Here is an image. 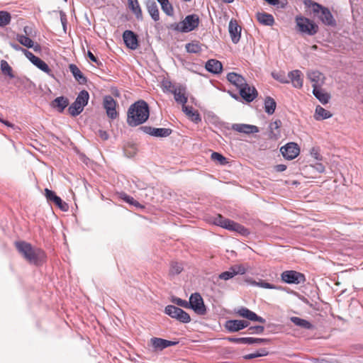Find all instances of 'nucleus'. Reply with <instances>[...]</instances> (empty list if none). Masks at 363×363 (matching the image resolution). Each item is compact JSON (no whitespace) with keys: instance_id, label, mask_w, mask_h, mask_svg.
Instances as JSON below:
<instances>
[{"instance_id":"obj_27","label":"nucleus","mask_w":363,"mask_h":363,"mask_svg":"<svg viewBox=\"0 0 363 363\" xmlns=\"http://www.w3.org/2000/svg\"><path fill=\"white\" fill-rule=\"evenodd\" d=\"M256 18L263 26H272L274 23V16L266 12H257L256 13Z\"/></svg>"},{"instance_id":"obj_44","label":"nucleus","mask_w":363,"mask_h":363,"mask_svg":"<svg viewBox=\"0 0 363 363\" xmlns=\"http://www.w3.org/2000/svg\"><path fill=\"white\" fill-rule=\"evenodd\" d=\"M1 70L4 74L9 76L11 79L14 78L12 68L6 60H2L1 61Z\"/></svg>"},{"instance_id":"obj_9","label":"nucleus","mask_w":363,"mask_h":363,"mask_svg":"<svg viewBox=\"0 0 363 363\" xmlns=\"http://www.w3.org/2000/svg\"><path fill=\"white\" fill-rule=\"evenodd\" d=\"M189 308L192 309L199 315H205L206 313V307L204 304L202 296L199 293H194L189 297Z\"/></svg>"},{"instance_id":"obj_40","label":"nucleus","mask_w":363,"mask_h":363,"mask_svg":"<svg viewBox=\"0 0 363 363\" xmlns=\"http://www.w3.org/2000/svg\"><path fill=\"white\" fill-rule=\"evenodd\" d=\"M186 50L189 53H199L200 52L201 49V44L198 41H192L186 44Z\"/></svg>"},{"instance_id":"obj_14","label":"nucleus","mask_w":363,"mask_h":363,"mask_svg":"<svg viewBox=\"0 0 363 363\" xmlns=\"http://www.w3.org/2000/svg\"><path fill=\"white\" fill-rule=\"evenodd\" d=\"M228 341L230 342H233L236 344H247V345H254V344H267L270 342L269 339L267 338H259V337H227Z\"/></svg>"},{"instance_id":"obj_36","label":"nucleus","mask_w":363,"mask_h":363,"mask_svg":"<svg viewBox=\"0 0 363 363\" xmlns=\"http://www.w3.org/2000/svg\"><path fill=\"white\" fill-rule=\"evenodd\" d=\"M130 9L138 20L143 19V13L138 0H128Z\"/></svg>"},{"instance_id":"obj_52","label":"nucleus","mask_w":363,"mask_h":363,"mask_svg":"<svg viewBox=\"0 0 363 363\" xmlns=\"http://www.w3.org/2000/svg\"><path fill=\"white\" fill-rule=\"evenodd\" d=\"M172 302L179 306L183 307L184 308H189V301L186 300H183L178 297H174L172 299Z\"/></svg>"},{"instance_id":"obj_25","label":"nucleus","mask_w":363,"mask_h":363,"mask_svg":"<svg viewBox=\"0 0 363 363\" xmlns=\"http://www.w3.org/2000/svg\"><path fill=\"white\" fill-rule=\"evenodd\" d=\"M205 68L208 72L218 74L222 72L223 65L219 60L211 59L206 62Z\"/></svg>"},{"instance_id":"obj_46","label":"nucleus","mask_w":363,"mask_h":363,"mask_svg":"<svg viewBox=\"0 0 363 363\" xmlns=\"http://www.w3.org/2000/svg\"><path fill=\"white\" fill-rule=\"evenodd\" d=\"M230 271L233 273V275H242L245 274L247 272V269L243 264H235L230 267Z\"/></svg>"},{"instance_id":"obj_33","label":"nucleus","mask_w":363,"mask_h":363,"mask_svg":"<svg viewBox=\"0 0 363 363\" xmlns=\"http://www.w3.org/2000/svg\"><path fill=\"white\" fill-rule=\"evenodd\" d=\"M290 320L296 326H298L303 329L311 330L313 328V325L307 320L301 318L296 316H292L290 318Z\"/></svg>"},{"instance_id":"obj_61","label":"nucleus","mask_w":363,"mask_h":363,"mask_svg":"<svg viewBox=\"0 0 363 363\" xmlns=\"http://www.w3.org/2000/svg\"><path fill=\"white\" fill-rule=\"evenodd\" d=\"M274 169L277 172H281L286 169V165L283 164H277L274 167Z\"/></svg>"},{"instance_id":"obj_17","label":"nucleus","mask_w":363,"mask_h":363,"mask_svg":"<svg viewBox=\"0 0 363 363\" xmlns=\"http://www.w3.org/2000/svg\"><path fill=\"white\" fill-rule=\"evenodd\" d=\"M239 94L248 103L253 101L258 95L257 89L254 86H250L247 84L239 89Z\"/></svg>"},{"instance_id":"obj_55","label":"nucleus","mask_w":363,"mask_h":363,"mask_svg":"<svg viewBox=\"0 0 363 363\" xmlns=\"http://www.w3.org/2000/svg\"><path fill=\"white\" fill-rule=\"evenodd\" d=\"M233 277H234V275H233V273L230 269H229V271L223 272L218 275V278L220 279L225 280V281L229 280Z\"/></svg>"},{"instance_id":"obj_8","label":"nucleus","mask_w":363,"mask_h":363,"mask_svg":"<svg viewBox=\"0 0 363 363\" xmlns=\"http://www.w3.org/2000/svg\"><path fill=\"white\" fill-rule=\"evenodd\" d=\"M164 313L182 323H189L191 321V317L188 313L174 305L167 306Z\"/></svg>"},{"instance_id":"obj_59","label":"nucleus","mask_w":363,"mask_h":363,"mask_svg":"<svg viewBox=\"0 0 363 363\" xmlns=\"http://www.w3.org/2000/svg\"><path fill=\"white\" fill-rule=\"evenodd\" d=\"M314 167L315 168V169L319 172V173H323L325 172V166L320 163V162H317Z\"/></svg>"},{"instance_id":"obj_57","label":"nucleus","mask_w":363,"mask_h":363,"mask_svg":"<svg viewBox=\"0 0 363 363\" xmlns=\"http://www.w3.org/2000/svg\"><path fill=\"white\" fill-rule=\"evenodd\" d=\"M87 55L89 60L93 62H95L98 65H101V62L97 59L96 57H95V55L91 51H88Z\"/></svg>"},{"instance_id":"obj_31","label":"nucleus","mask_w":363,"mask_h":363,"mask_svg":"<svg viewBox=\"0 0 363 363\" xmlns=\"http://www.w3.org/2000/svg\"><path fill=\"white\" fill-rule=\"evenodd\" d=\"M281 125V121L280 120H276L272 122L269 125V137L271 139H277L280 136V127Z\"/></svg>"},{"instance_id":"obj_4","label":"nucleus","mask_w":363,"mask_h":363,"mask_svg":"<svg viewBox=\"0 0 363 363\" xmlns=\"http://www.w3.org/2000/svg\"><path fill=\"white\" fill-rule=\"evenodd\" d=\"M199 24V18L196 14L186 16L184 19L179 23H171L167 26L169 30L181 33H189L195 30Z\"/></svg>"},{"instance_id":"obj_39","label":"nucleus","mask_w":363,"mask_h":363,"mask_svg":"<svg viewBox=\"0 0 363 363\" xmlns=\"http://www.w3.org/2000/svg\"><path fill=\"white\" fill-rule=\"evenodd\" d=\"M173 94L174 96V99L178 104H181L183 106L187 102V97L185 95L184 89H183V92H182L181 89H174L173 91Z\"/></svg>"},{"instance_id":"obj_42","label":"nucleus","mask_w":363,"mask_h":363,"mask_svg":"<svg viewBox=\"0 0 363 363\" xmlns=\"http://www.w3.org/2000/svg\"><path fill=\"white\" fill-rule=\"evenodd\" d=\"M11 21V13L6 11H0V27L9 25Z\"/></svg>"},{"instance_id":"obj_10","label":"nucleus","mask_w":363,"mask_h":363,"mask_svg":"<svg viewBox=\"0 0 363 363\" xmlns=\"http://www.w3.org/2000/svg\"><path fill=\"white\" fill-rule=\"evenodd\" d=\"M281 280L289 284H300L306 281L305 275L294 270H286L281 274Z\"/></svg>"},{"instance_id":"obj_62","label":"nucleus","mask_w":363,"mask_h":363,"mask_svg":"<svg viewBox=\"0 0 363 363\" xmlns=\"http://www.w3.org/2000/svg\"><path fill=\"white\" fill-rule=\"evenodd\" d=\"M10 45L11 46V48H13L15 50H17V51L22 50L23 51V50H24L18 44H16L14 43H11Z\"/></svg>"},{"instance_id":"obj_45","label":"nucleus","mask_w":363,"mask_h":363,"mask_svg":"<svg viewBox=\"0 0 363 363\" xmlns=\"http://www.w3.org/2000/svg\"><path fill=\"white\" fill-rule=\"evenodd\" d=\"M183 270V265L182 263L177 262H172L170 264L169 274L177 275Z\"/></svg>"},{"instance_id":"obj_48","label":"nucleus","mask_w":363,"mask_h":363,"mask_svg":"<svg viewBox=\"0 0 363 363\" xmlns=\"http://www.w3.org/2000/svg\"><path fill=\"white\" fill-rule=\"evenodd\" d=\"M321 76V73L318 71H311L308 73V77L310 80L314 82L313 84L318 85V83L320 81V78Z\"/></svg>"},{"instance_id":"obj_13","label":"nucleus","mask_w":363,"mask_h":363,"mask_svg":"<svg viewBox=\"0 0 363 363\" xmlns=\"http://www.w3.org/2000/svg\"><path fill=\"white\" fill-rule=\"evenodd\" d=\"M280 151L285 159L291 160L295 159L299 155L300 148L296 143H289L281 147Z\"/></svg>"},{"instance_id":"obj_21","label":"nucleus","mask_w":363,"mask_h":363,"mask_svg":"<svg viewBox=\"0 0 363 363\" xmlns=\"http://www.w3.org/2000/svg\"><path fill=\"white\" fill-rule=\"evenodd\" d=\"M231 128L236 132L245 134L257 133L259 132L257 126L250 124L234 123L232 125Z\"/></svg>"},{"instance_id":"obj_34","label":"nucleus","mask_w":363,"mask_h":363,"mask_svg":"<svg viewBox=\"0 0 363 363\" xmlns=\"http://www.w3.org/2000/svg\"><path fill=\"white\" fill-rule=\"evenodd\" d=\"M147 9L150 13L151 18L155 21H157L160 19V12L157 5L155 1H148L147 3Z\"/></svg>"},{"instance_id":"obj_1","label":"nucleus","mask_w":363,"mask_h":363,"mask_svg":"<svg viewBox=\"0 0 363 363\" xmlns=\"http://www.w3.org/2000/svg\"><path fill=\"white\" fill-rule=\"evenodd\" d=\"M150 116V107L144 100H138L131 104L127 111V123L136 127L145 123Z\"/></svg>"},{"instance_id":"obj_43","label":"nucleus","mask_w":363,"mask_h":363,"mask_svg":"<svg viewBox=\"0 0 363 363\" xmlns=\"http://www.w3.org/2000/svg\"><path fill=\"white\" fill-rule=\"evenodd\" d=\"M16 39L21 45L28 48H31L33 47V41L26 35H17Z\"/></svg>"},{"instance_id":"obj_19","label":"nucleus","mask_w":363,"mask_h":363,"mask_svg":"<svg viewBox=\"0 0 363 363\" xmlns=\"http://www.w3.org/2000/svg\"><path fill=\"white\" fill-rule=\"evenodd\" d=\"M228 30L232 42L235 44L238 43L240 40L242 28L235 19L232 18L230 21Z\"/></svg>"},{"instance_id":"obj_35","label":"nucleus","mask_w":363,"mask_h":363,"mask_svg":"<svg viewBox=\"0 0 363 363\" xmlns=\"http://www.w3.org/2000/svg\"><path fill=\"white\" fill-rule=\"evenodd\" d=\"M277 103L275 100L271 96H267L264 102V108L265 112L268 115H272L275 111Z\"/></svg>"},{"instance_id":"obj_3","label":"nucleus","mask_w":363,"mask_h":363,"mask_svg":"<svg viewBox=\"0 0 363 363\" xmlns=\"http://www.w3.org/2000/svg\"><path fill=\"white\" fill-rule=\"evenodd\" d=\"M306 7L311 8L314 16L317 17L324 25L335 26L336 21L328 8L312 0H304Z\"/></svg>"},{"instance_id":"obj_28","label":"nucleus","mask_w":363,"mask_h":363,"mask_svg":"<svg viewBox=\"0 0 363 363\" xmlns=\"http://www.w3.org/2000/svg\"><path fill=\"white\" fill-rule=\"evenodd\" d=\"M313 94L314 96L323 104H326L329 102L330 96L316 84H313Z\"/></svg>"},{"instance_id":"obj_26","label":"nucleus","mask_w":363,"mask_h":363,"mask_svg":"<svg viewBox=\"0 0 363 363\" xmlns=\"http://www.w3.org/2000/svg\"><path fill=\"white\" fill-rule=\"evenodd\" d=\"M288 77L295 88L301 89L303 86L302 72L300 70L295 69L289 72Z\"/></svg>"},{"instance_id":"obj_50","label":"nucleus","mask_w":363,"mask_h":363,"mask_svg":"<svg viewBox=\"0 0 363 363\" xmlns=\"http://www.w3.org/2000/svg\"><path fill=\"white\" fill-rule=\"evenodd\" d=\"M211 159L213 160L218 161L221 164H224L226 163V158L220 153L216 152H213L211 154Z\"/></svg>"},{"instance_id":"obj_29","label":"nucleus","mask_w":363,"mask_h":363,"mask_svg":"<svg viewBox=\"0 0 363 363\" xmlns=\"http://www.w3.org/2000/svg\"><path fill=\"white\" fill-rule=\"evenodd\" d=\"M183 111L189 117V118L195 123H199L201 121V117L198 111L194 110L192 106H183Z\"/></svg>"},{"instance_id":"obj_54","label":"nucleus","mask_w":363,"mask_h":363,"mask_svg":"<svg viewBox=\"0 0 363 363\" xmlns=\"http://www.w3.org/2000/svg\"><path fill=\"white\" fill-rule=\"evenodd\" d=\"M162 86H163L164 91H167L171 92L172 94H173L174 89H177L175 87V86L170 81H168V80L164 81L162 82Z\"/></svg>"},{"instance_id":"obj_32","label":"nucleus","mask_w":363,"mask_h":363,"mask_svg":"<svg viewBox=\"0 0 363 363\" xmlns=\"http://www.w3.org/2000/svg\"><path fill=\"white\" fill-rule=\"evenodd\" d=\"M52 104L53 107L57 108L59 113H62L69 105V100L65 96H59L53 100Z\"/></svg>"},{"instance_id":"obj_18","label":"nucleus","mask_w":363,"mask_h":363,"mask_svg":"<svg viewBox=\"0 0 363 363\" xmlns=\"http://www.w3.org/2000/svg\"><path fill=\"white\" fill-rule=\"evenodd\" d=\"M123 39L125 45L131 50L138 48V35L132 30H126L123 33Z\"/></svg>"},{"instance_id":"obj_20","label":"nucleus","mask_w":363,"mask_h":363,"mask_svg":"<svg viewBox=\"0 0 363 363\" xmlns=\"http://www.w3.org/2000/svg\"><path fill=\"white\" fill-rule=\"evenodd\" d=\"M236 313L240 316L251 321H256L261 323H264L266 322V320L264 318L257 315L255 312L250 311L246 307H240V308H238Z\"/></svg>"},{"instance_id":"obj_53","label":"nucleus","mask_w":363,"mask_h":363,"mask_svg":"<svg viewBox=\"0 0 363 363\" xmlns=\"http://www.w3.org/2000/svg\"><path fill=\"white\" fill-rule=\"evenodd\" d=\"M248 330L250 334H262L264 330V327L262 325H255L249 328Z\"/></svg>"},{"instance_id":"obj_58","label":"nucleus","mask_w":363,"mask_h":363,"mask_svg":"<svg viewBox=\"0 0 363 363\" xmlns=\"http://www.w3.org/2000/svg\"><path fill=\"white\" fill-rule=\"evenodd\" d=\"M99 136L103 140H106L108 139L109 135L108 133L105 130H99Z\"/></svg>"},{"instance_id":"obj_51","label":"nucleus","mask_w":363,"mask_h":363,"mask_svg":"<svg viewBox=\"0 0 363 363\" xmlns=\"http://www.w3.org/2000/svg\"><path fill=\"white\" fill-rule=\"evenodd\" d=\"M311 155L318 161H321L323 159L322 155L320 153V148L318 147H313L310 150Z\"/></svg>"},{"instance_id":"obj_15","label":"nucleus","mask_w":363,"mask_h":363,"mask_svg":"<svg viewBox=\"0 0 363 363\" xmlns=\"http://www.w3.org/2000/svg\"><path fill=\"white\" fill-rule=\"evenodd\" d=\"M250 323L244 320H228L224 325L225 328L230 333L240 331L249 326Z\"/></svg>"},{"instance_id":"obj_6","label":"nucleus","mask_w":363,"mask_h":363,"mask_svg":"<svg viewBox=\"0 0 363 363\" xmlns=\"http://www.w3.org/2000/svg\"><path fill=\"white\" fill-rule=\"evenodd\" d=\"M89 99V94L86 90L79 91L75 101L68 108L69 113L74 117L79 116L87 105Z\"/></svg>"},{"instance_id":"obj_11","label":"nucleus","mask_w":363,"mask_h":363,"mask_svg":"<svg viewBox=\"0 0 363 363\" xmlns=\"http://www.w3.org/2000/svg\"><path fill=\"white\" fill-rule=\"evenodd\" d=\"M116 101L111 95L104 96L103 99V106L106 110L107 116L112 120L116 119L118 116V113L116 111Z\"/></svg>"},{"instance_id":"obj_64","label":"nucleus","mask_w":363,"mask_h":363,"mask_svg":"<svg viewBox=\"0 0 363 363\" xmlns=\"http://www.w3.org/2000/svg\"><path fill=\"white\" fill-rule=\"evenodd\" d=\"M269 4L272 6H277L279 4V0H264Z\"/></svg>"},{"instance_id":"obj_37","label":"nucleus","mask_w":363,"mask_h":363,"mask_svg":"<svg viewBox=\"0 0 363 363\" xmlns=\"http://www.w3.org/2000/svg\"><path fill=\"white\" fill-rule=\"evenodd\" d=\"M331 113L320 106H317L315 111V118L318 121L330 118Z\"/></svg>"},{"instance_id":"obj_12","label":"nucleus","mask_w":363,"mask_h":363,"mask_svg":"<svg viewBox=\"0 0 363 363\" xmlns=\"http://www.w3.org/2000/svg\"><path fill=\"white\" fill-rule=\"evenodd\" d=\"M140 130L143 133L155 138H167L169 136L172 130L167 128H153L151 126H140Z\"/></svg>"},{"instance_id":"obj_60","label":"nucleus","mask_w":363,"mask_h":363,"mask_svg":"<svg viewBox=\"0 0 363 363\" xmlns=\"http://www.w3.org/2000/svg\"><path fill=\"white\" fill-rule=\"evenodd\" d=\"M60 21H61L62 25L67 24V19L66 13L64 11H61L60 12Z\"/></svg>"},{"instance_id":"obj_2","label":"nucleus","mask_w":363,"mask_h":363,"mask_svg":"<svg viewBox=\"0 0 363 363\" xmlns=\"http://www.w3.org/2000/svg\"><path fill=\"white\" fill-rule=\"evenodd\" d=\"M17 250L30 264H40L45 258L44 252L39 248H33L31 244L25 241L15 242Z\"/></svg>"},{"instance_id":"obj_7","label":"nucleus","mask_w":363,"mask_h":363,"mask_svg":"<svg viewBox=\"0 0 363 363\" xmlns=\"http://www.w3.org/2000/svg\"><path fill=\"white\" fill-rule=\"evenodd\" d=\"M296 23L298 30L302 33L312 36L318 32V26L306 17L296 16Z\"/></svg>"},{"instance_id":"obj_30","label":"nucleus","mask_w":363,"mask_h":363,"mask_svg":"<svg viewBox=\"0 0 363 363\" xmlns=\"http://www.w3.org/2000/svg\"><path fill=\"white\" fill-rule=\"evenodd\" d=\"M69 67L73 77L80 84H84L86 83V77L83 74V73L76 65L71 64L69 65Z\"/></svg>"},{"instance_id":"obj_24","label":"nucleus","mask_w":363,"mask_h":363,"mask_svg":"<svg viewBox=\"0 0 363 363\" xmlns=\"http://www.w3.org/2000/svg\"><path fill=\"white\" fill-rule=\"evenodd\" d=\"M151 343L155 350H162L168 347L174 346L177 344V342L164 340L160 337L151 338Z\"/></svg>"},{"instance_id":"obj_47","label":"nucleus","mask_w":363,"mask_h":363,"mask_svg":"<svg viewBox=\"0 0 363 363\" xmlns=\"http://www.w3.org/2000/svg\"><path fill=\"white\" fill-rule=\"evenodd\" d=\"M161 5V8L162 11L167 15V16H172L174 14V9L172 5L169 3V0H167L163 2H160V4Z\"/></svg>"},{"instance_id":"obj_49","label":"nucleus","mask_w":363,"mask_h":363,"mask_svg":"<svg viewBox=\"0 0 363 363\" xmlns=\"http://www.w3.org/2000/svg\"><path fill=\"white\" fill-rule=\"evenodd\" d=\"M122 199L123 201H125V202L134 206H136V207H139V208H143V206L140 205V203L137 201L136 200H135L132 196H128L125 194H123L121 196Z\"/></svg>"},{"instance_id":"obj_56","label":"nucleus","mask_w":363,"mask_h":363,"mask_svg":"<svg viewBox=\"0 0 363 363\" xmlns=\"http://www.w3.org/2000/svg\"><path fill=\"white\" fill-rule=\"evenodd\" d=\"M23 52L26 57L33 63L34 61L38 57L33 55L31 52L28 51V50H23Z\"/></svg>"},{"instance_id":"obj_16","label":"nucleus","mask_w":363,"mask_h":363,"mask_svg":"<svg viewBox=\"0 0 363 363\" xmlns=\"http://www.w3.org/2000/svg\"><path fill=\"white\" fill-rule=\"evenodd\" d=\"M45 196L48 201L54 203L60 210L67 211L68 210V205L64 202L62 199L57 196L55 191L48 189H45Z\"/></svg>"},{"instance_id":"obj_22","label":"nucleus","mask_w":363,"mask_h":363,"mask_svg":"<svg viewBox=\"0 0 363 363\" xmlns=\"http://www.w3.org/2000/svg\"><path fill=\"white\" fill-rule=\"evenodd\" d=\"M245 281L249 285L259 286L264 289L284 290V287L266 282L262 279H259L257 281L252 278L247 277L245 279Z\"/></svg>"},{"instance_id":"obj_23","label":"nucleus","mask_w":363,"mask_h":363,"mask_svg":"<svg viewBox=\"0 0 363 363\" xmlns=\"http://www.w3.org/2000/svg\"><path fill=\"white\" fill-rule=\"evenodd\" d=\"M228 81L236 86L238 89L245 85H247L246 79L241 74L235 72H230L227 74Z\"/></svg>"},{"instance_id":"obj_41","label":"nucleus","mask_w":363,"mask_h":363,"mask_svg":"<svg viewBox=\"0 0 363 363\" xmlns=\"http://www.w3.org/2000/svg\"><path fill=\"white\" fill-rule=\"evenodd\" d=\"M269 352L266 348H260L256 352L245 354L243 356L245 359H252L257 357H265L268 355Z\"/></svg>"},{"instance_id":"obj_63","label":"nucleus","mask_w":363,"mask_h":363,"mask_svg":"<svg viewBox=\"0 0 363 363\" xmlns=\"http://www.w3.org/2000/svg\"><path fill=\"white\" fill-rule=\"evenodd\" d=\"M273 77H274V79H276L277 80L279 81L281 83H289V81L288 79H285L283 77H279V76L276 77L274 74H273Z\"/></svg>"},{"instance_id":"obj_38","label":"nucleus","mask_w":363,"mask_h":363,"mask_svg":"<svg viewBox=\"0 0 363 363\" xmlns=\"http://www.w3.org/2000/svg\"><path fill=\"white\" fill-rule=\"evenodd\" d=\"M33 64L36 66L39 69L42 70L45 73L48 74L49 76L54 77V74L49 67L48 64L41 60L40 57H38Z\"/></svg>"},{"instance_id":"obj_5","label":"nucleus","mask_w":363,"mask_h":363,"mask_svg":"<svg viewBox=\"0 0 363 363\" xmlns=\"http://www.w3.org/2000/svg\"><path fill=\"white\" fill-rule=\"evenodd\" d=\"M214 223L224 229L238 233L239 235L247 237L250 234L248 228L230 219L218 214L214 218Z\"/></svg>"}]
</instances>
